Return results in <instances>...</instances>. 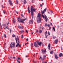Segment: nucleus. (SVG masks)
<instances>
[{"mask_svg":"<svg viewBox=\"0 0 63 63\" xmlns=\"http://www.w3.org/2000/svg\"><path fill=\"white\" fill-rule=\"evenodd\" d=\"M31 14L32 15V19L33 20V16L34 15V12H35V13H36V9L34 8V7H33V6H31Z\"/></svg>","mask_w":63,"mask_h":63,"instance_id":"f257e3e1","label":"nucleus"},{"mask_svg":"<svg viewBox=\"0 0 63 63\" xmlns=\"http://www.w3.org/2000/svg\"><path fill=\"white\" fill-rule=\"evenodd\" d=\"M37 22L38 23H40L41 22V15L38 13V16L37 17Z\"/></svg>","mask_w":63,"mask_h":63,"instance_id":"f03ea898","label":"nucleus"},{"mask_svg":"<svg viewBox=\"0 0 63 63\" xmlns=\"http://www.w3.org/2000/svg\"><path fill=\"white\" fill-rule=\"evenodd\" d=\"M15 40L16 41V42L17 43V45L16 46V47H18V46H19V38H18V36H17V38H16V37H15ZM17 41L18 42V43H17Z\"/></svg>","mask_w":63,"mask_h":63,"instance_id":"7ed1b4c3","label":"nucleus"},{"mask_svg":"<svg viewBox=\"0 0 63 63\" xmlns=\"http://www.w3.org/2000/svg\"><path fill=\"white\" fill-rule=\"evenodd\" d=\"M17 20L19 22H22V21H25V20H26V19H24L23 20H22V19L20 18L19 17H18L17 18Z\"/></svg>","mask_w":63,"mask_h":63,"instance_id":"20e7f679","label":"nucleus"},{"mask_svg":"<svg viewBox=\"0 0 63 63\" xmlns=\"http://www.w3.org/2000/svg\"><path fill=\"white\" fill-rule=\"evenodd\" d=\"M15 47V43L13 42H11V44H10V47H11V48H12L13 47L14 48Z\"/></svg>","mask_w":63,"mask_h":63,"instance_id":"39448f33","label":"nucleus"},{"mask_svg":"<svg viewBox=\"0 0 63 63\" xmlns=\"http://www.w3.org/2000/svg\"><path fill=\"white\" fill-rule=\"evenodd\" d=\"M47 8H46L44 9V10H43V11H41V13H42V16L43 18H45V17L44 16V15H43V14H44L45 13V12H46V10H47Z\"/></svg>","mask_w":63,"mask_h":63,"instance_id":"423d86ee","label":"nucleus"},{"mask_svg":"<svg viewBox=\"0 0 63 63\" xmlns=\"http://www.w3.org/2000/svg\"><path fill=\"white\" fill-rule=\"evenodd\" d=\"M34 45L35 47H39V46L38 45V44L36 42H35L34 43Z\"/></svg>","mask_w":63,"mask_h":63,"instance_id":"0eeeda50","label":"nucleus"},{"mask_svg":"<svg viewBox=\"0 0 63 63\" xmlns=\"http://www.w3.org/2000/svg\"><path fill=\"white\" fill-rule=\"evenodd\" d=\"M36 43L38 44V45L40 46H41V45L42 44V42H40L39 41H37Z\"/></svg>","mask_w":63,"mask_h":63,"instance_id":"6e6552de","label":"nucleus"},{"mask_svg":"<svg viewBox=\"0 0 63 63\" xmlns=\"http://www.w3.org/2000/svg\"><path fill=\"white\" fill-rule=\"evenodd\" d=\"M42 52V53H43L44 54H45V52H46L47 51H46V49H45L44 50L43 49H42L41 50Z\"/></svg>","mask_w":63,"mask_h":63,"instance_id":"1a4fd4ad","label":"nucleus"},{"mask_svg":"<svg viewBox=\"0 0 63 63\" xmlns=\"http://www.w3.org/2000/svg\"><path fill=\"white\" fill-rule=\"evenodd\" d=\"M46 58V57L45 55L43 56V58L41 59V60H45V59Z\"/></svg>","mask_w":63,"mask_h":63,"instance_id":"9d476101","label":"nucleus"},{"mask_svg":"<svg viewBox=\"0 0 63 63\" xmlns=\"http://www.w3.org/2000/svg\"><path fill=\"white\" fill-rule=\"evenodd\" d=\"M18 27L20 29H23V26H18Z\"/></svg>","mask_w":63,"mask_h":63,"instance_id":"9b49d317","label":"nucleus"},{"mask_svg":"<svg viewBox=\"0 0 63 63\" xmlns=\"http://www.w3.org/2000/svg\"><path fill=\"white\" fill-rule=\"evenodd\" d=\"M48 48L49 50H50V44H49L48 47Z\"/></svg>","mask_w":63,"mask_h":63,"instance_id":"f8f14e48","label":"nucleus"},{"mask_svg":"<svg viewBox=\"0 0 63 63\" xmlns=\"http://www.w3.org/2000/svg\"><path fill=\"white\" fill-rule=\"evenodd\" d=\"M9 4H10L11 5H13V3H12V2L10 0H9Z\"/></svg>","mask_w":63,"mask_h":63,"instance_id":"ddd939ff","label":"nucleus"},{"mask_svg":"<svg viewBox=\"0 0 63 63\" xmlns=\"http://www.w3.org/2000/svg\"><path fill=\"white\" fill-rule=\"evenodd\" d=\"M33 20H30L29 22V23H31V24H33Z\"/></svg>","mask_w":63,"mask_h":63,"instance_id":"4468645a","label":"nucleus"},{"mask_svg":"<svg viewBox=\"0 0 63 63\" xmlns=\"http://www.w3.org/2000/svg\"><path fill=\"white\" fill-rule=\"evenodd\" d=\"M58 41V39H56L54 41V43L55 44H57Z\"/></svg>","mask_w":63,"mask_h":63,"instance_id":"2eb2a0df","label":"nucleus"},{"mask_svg":"<svg viewBox=\"0 0 63 63\" xmlns=\"http://www.w3.org/2000/svg\"><path fill=\"white\" fill-rule=\"evenodd\" d=\"M24 31V30L21 31L20 32V34H22V33H23V32Z\"/></svg>","mask_w":63,"mask_h":63,"instance_id":"dca6fc26","label":"nucleus"},{"mask_svg":"<svg viewBox=\"0 0 63 63\" xmlns=\"http://www.w3.org/2000/svg\"><path fill=\"white\" fill-rule=\"evenodd\" d=\"M63 56V54H62V53H60L59 55V56L60 57H61V56Z\"/></svg>","mask_w":63,"mask_h":63,"instance_id":"f3484780","label":"nucleus"},{"mask_svg":"<svg viewBox=\"0 0 63 63\" xmlns=\"http://www.w3.org/2000/svg\"><path fill=\"white\" fill-rule=\"evenodd\" d=\"M23 2L24 3V4H26V0H24Z\"/></svg>","mask_w":63,"mask_h":63,"instance_id":"a211bd4d","label":"nucleus"},{"mask_svg":"<svg viewBox=\"0 0 63 63\" xmlns=\"http://www.w3.org/2000/svg\"><path fill=\"white\" fill-rule=\"evenodd\" d=\"M42 30H39V32L40 33V34H41V33H42Z\"/></svg>","mask_w":63,"mask_h":63,"instance_id":"6ab92c4d","label":"nucleus"},{"mask_svg":"<svg viewBox=\"0 0 63 63\" xmlns=\"http://www.w3.org/2000/svg\"><path fill=\"white\" fill-rule=\"evenodd\" d=\"M55 57L56 59H58V57H57V55H55Z\"/></svg>","mask_w":63,"mask_h":63,"instance_id":"aec40b11","label":"nucleus"},{"mask_svg":"<svg viewBox=\"0 0 63 63\" xmlns=\"http://www.w3.org/2000/svg\"><path fill=\"white\" fill-rule=\"evenodd\" d=\"M16 59V60H17V61L18 62V63H20V61H18V60H17V59Z\"/></svg>","mask_w":63,"mask_h":63,"instance_id":"412c9836","label":"nucleus"},{"mask_svg":"<svg viewBox=\"0 0 63 63\" xmlns=\"http://www.w3.org/2000/svg\"><path fill=\"white\" fill-rule=\"evenodd\" d=\"M10 58L9 57H8V58L10 60H11V59H12V57H10Z\"/></svg>","mask_w":63,"mask_h":63,"instance_id":"4be33fe9","label":"nucleus"},{"mask_svg":"<svg viewBox=\"0 0 63 63\" xmlns=\"http://www.w3.org/2000/svg\"><path fill=\"white\" fill-rule=\"evenodd\" d=\"M13 22L14 23H16V21L15 20H14L13 21Z\"/></svg>","mask_w":63,"mask_h":63,"instance_id":"5701e85b","label":"nucleus"},{"mask_svg":"<svg viewBox=\"0 0 63 63\" xmlns=\"http://www.w3.org/2000/svg\"><path fill=\"white\" fill-rule=\"evenodd\" d=\"M44 18H45V20H46V22H47V18H46V17L45 18V17H44Z\"/></svg>","mask_w":63,"mask_h":63,"instance_id":"b1692460","label":"nucleus"},{"mask_svg":"<svg viewBox=\"0 0 63 63\" xmlns=\"http://www.w3.org/2000/svg\"><path fill=\"white\" fill-rule=\"evenodd\" d=\"M55 38H56V37H55V36H53V39H55Z\"/></svg>","mask_w":63,"mask_h":63,"instance_id":"393cba45","label":"nucleus"},{"mask_svg":"<svg viewBox=\"0 0 63 63\" xmlns=\"http://www.w3.org/2000/svg\"><path fill=\"white\" fill-rule=\"evenodd\" d=\"M31 45L32 47H33V46H34V45L33 43H31Z\"/></svg>","mask_w":63,"mask_h":63,"instance_id":"a878e982","label":"nucleus"},{"mask_svg":"<svg viewBox=\"0 0 63 63\" xmlns=\"http://www.w3.org/2000/svg\"><path fill=\"white\" fill-rule=\"evenodd\" d=\"M53 28L54 30V31H55V28H54V27H53Z\"/></svg>","mask_w":63,"mask_h":63,"instance_id":"bb28decb","label":"nucleus"},{"mask_svg":"<svg viewBox=\"0 0 63 63\" xmlns=\"http://www.w3.org/2000/svg\"><path fill=\"white\" fill-rule=\"evenodd\" d=\"M16 4H18V1L17 0H16Z\"/></svg>","mask_w":63,"mask_h":63,"instance_id":"cd10ccee","label":"nucleus"},{"mask_svg":"<svg viewBox=\"0 0 63 63\" xmlns=\"http://www.w3.org/2000/svg\"><path fill=\"white\" fill-rule=\"evenodd\" d=\"M45 36H46V35H47V31H46L45 32Z\"/></svg>","mask_w":63,"mask_h":63,"instance_id":"c85d7f7f","label":"nucleus"},{"mask_svg":"<svg viewBox=\"0 0 63 63\" xmlns=\"http://www.w3.org/2000/svg\"><path fill=\"white\" fill-rule=\"evenodd\" d=\"M28 12L29 13H30V10H28Z\"/></svg>","mask_w":63,"mask_h":63,"instance_id":"c756f323","label":"nucleus"},{"mask_svg":"<svg viewBox=\"0 0 63 63\" xmlns=\"http://www.w3.org/2000/svg\"><path fill=\"white\" fill-rule=\"evenodd\" d=\"M21 16L22 17H24V16H23V14H21Z\"/></svg>","mask_w":63,"mask_h":63,"instance_id":"7c9ffc66","label":"nucleus"},{"mask_svg":"<svg viewBox=\"0 0 63 63\" xmlns=\"http://www.w3.org/2000/svg\"><path fill=\"white\" fill-rule=\"evenodd\" d=\"M48 34L49 36V35H50V33H49V32H48Z\"/></svg>","mask_w":63,"mask_h":63,"instance_id":"2f4dec72","label":"nucleus"},{"mask_svg":"<svg viewBox=\"0 0 63 63\" xmlns=\"http://www.w3.org/2000/svg\"><path fill=\"white\" fill-rule=\"evenodd\" d=\"M26 32L27 33H28V31L27 30H26Z\"/></svg>","mask_w":63,"mask_h":63,"instance_id":"473e14b6","label":"nucleus"},{"mask_svg":"<svg viewBox=\"0 0 63 63\" xmlns=\"http://www.w3.org/2000/svg\"><path fill=\"white\" fill-rule=\"evenodd\" d=\"M3 26H6V24H3L2 25Z\"/></svg>","mask_w":63,"mask_h":63,"instance_id":"72a5a7b5","label":"nucleus"},{"mask_svg":"<svg viewBox=\"0 0 63 63\" xmlns=\"http://www.w3.org/2000/svg\"><path fill=\"white\" fill-rule=\"evenodd\" d=\"M50 54H52L53 53V52L52 51L50 52Z\"/></svg>","mask_w":63,"mask_h":63,"instance_id":"f704fd0d","label":"nucleus"},{"mask_svg":"<svg viewBox=\"0 0 63 63\" xmlns=\"http://www.w3.org/2000/svg\"><path fill=\"white\" fill-rule=\"evenodd\" d=\"M4 37H5V38H6V34H5L4 35Z\"/></svg>","mask_w":63,"mask_h":63,"instance_id":"c9c22d12","label":"nucleus"},{"mask_svg":"<svg viewBox=\"0 0 63 63\" xmlns=\"http://www.w3.org/2000/svg\"><path fill=\"white\" fill-rule=\"evenodd\" d=\"M47 26H48V27H49V26H50V25L49 24H48L47 25Z\"/></svg>","mask_w":63,"mask_h":63,"instance_id":"e433bc0d","label":"nucleus"},{"mask_svg":"<svg viewBox=\"0 0 63 63\" xmlns=\"http://www.w3.org/2000/svg\"><path fill=\"white\" fill-rule=\"evenodd\" d=\"M12 37H15V35L13 34L12 35Z\"/></svg>","mask_w":63,"mask_h":63,"instance_id":"4c0bfd02","label":"nucleus"},{"mask_svg":"<svg viewBox=\"0 0 63 63\" xmlns=\"http://www.w3.org/2000/svg\"><path fill=\"white\" fill-rule=\"evenodd\" d=\"M0 26L1 27V28H2V25H1V23H0Z\"/></svg>","mask_w":63,"mask_h":63,"instance_id":"58836bf2","label":"nucleus"},{"mask_svg":"<svg viewBox=\"0 0 63 63\" xmlns=\"http://www.w3.org/2000/svg\"><path fill=\"white\" fill-rule=\"evenodd\" d=\"M48 36V35H47L46 36V37H45V38H47V37Z\"/></svg>","mask_w":63,"mask_h":63,"instance_id":"ea45409f","label":"nucleus"},{"mask_svg":"<svg viewBox=\"0 0 63 63\" xmlns=\"http://www.w3.org/2000/svg\"><path fill=\"white\" fill-rule=\"evenodd\" d=\"M36 33H38V30H36Z\"/></svg>","mask_w":63,"mask_h":63,"instance_id":"a19ab883","label":"nucleus"},{"mask_svg":"<svg viewBox=\"0 0 63 63\" xmlns=\"http://www.w3.org/2000/svg\"><path fill=\"white\" fill-rule=\"evenodd\" d=\"M15 12L16 13H17V14H18V12H17V11H15Z\"/></svg>","mask_w":63,"mask_h":63,"instance_id":"79ce46f5","label":"nucleus"},{"mask_svg":"<svg viewBox=\"0 0 63 63\" xmlns=\"http://www.w3.org/2000/svg\"><path fill=\"white\" fill-rule=\"evenodd\" d=\"M45 26H47V24L46 23L45 24Z\"/></svg>","mask_w":63,"mask_h":63,"instance_id":"37998d69","label":"nucleus"},{"mask_svg":"<svg viewBox=\"0 0 63 63\" xmlns=\"http://www.w3.org/2000/svg\"><path fill=\"white\" fill-rule=\"evenodd\" d=\"M44 44L43 43H42V46H44Z\"/></svg>","mask_w":63,"mask_h":63,"instance_id":"c03bdc74","label":"nucleus"},{"mask_svg":"<svg viewBox=\"0 0 63 63\" xmlns=\"http://www.w3.org/2000/svg\"><path fill=\"white\" fill-rule=\"evenodd\" d=\"M42 59V57L41 56L40 57L39 59Z\"/></svg>","mask_w":63,"mask_h":63,"instance_id":"a18cd8bd","label":"nucleus"},{"mask_svg":"<svg viewBox=\"0 0 63 63\" xmlns=\"http://www.w3.org/2000/svg\"><path fill=\"white\" fill-rule=\"evenodd\" d=\"M3 11V12L4 14L6 13V12H5V11L4 10Z\"/></svg>","mask_w":63,"mask_h":63,"instance_id":"49530a36","label":"nucleus"},{"mask_svg":"<svg viewBox=\"0 0 63 63\" xmlns=\"http://www.w3.org/2000/svg\"><path fill=\"white\" fill-rule=\"evenodd\" d=\"M19 47H21V45H19Z\"/></svg>","mask_w":63,"mask_h":63,"instance_id":"de8ad7c7","label":"nucleus"},{"mask_svg":"<svg viewBox=\"0 0 63 63\" xmlns=\"http://www.w3.org/2000/svg\"><path fill=\"white\" fill-rule=\"evenodd\" d=\"M45 17H46V18H47V16H46V15H45Z\"/></svg>","mask_w":63,"mask_h":63,"instance_id":"09e8293b","label":"nucleus"},{"mask_svg":"<svg viewBox=\"0 0 63 63\" xmlns=\"http://www.w3.org/2000/svg\"><path fill=\"white\" fill-rule=\"evenodd\" d=\"M11 29H10V32H11Z\"/></svg>","mask_w":63,"mask_h":63,"instance_id":"8fccbe9b","label":"nucleus"},{"mask_svg":"<svg viewBox=\"0 0 63 63\" xmlns=\"http://www.w3.org/2000/svg\"><path fill=\"white\" fill-rule=\"evenodd\" d=\"M27 44H28V43H25V45H27Z\"/></svg>","mask_w":63,"mask_h":63,"instance_id":"3c124183","label":"nucleus"},{"mask_svg":"<svg viewBox=\"0 0 63 63\" xmlns=\"http://www.w3.org/2000/svg\"><path fill=\"white\" fill-rule=\"evenodd\" d=\"M28 41V39H26V41Z\"/></svg>","mask_w":63,"mask_h":63,"instance_id":"603ef678","label":"nucleus"},{"mask_svg":"<svg viewBox=\"0 0 63 63\" xmlns=\"http://www.w3.org/2000/svg\"><path fill=\"white\" fill-rule=\"evenodd\" d=\"M50 12L51 13V14H52V13H53V12L51 11Z\"/></svg>","mask_w":63,"mask_h":63,"instance_id":"864d4df0","label":"nucleus"},{"mask_svg":"<svg viewBox=\"0 0 63 63\" xmlns=\"http://www.w3.org/2000/svg\"><path fill=\"white\" fill-rule=\"evenodd\" d=\"M23 35H22L21 36V38H23Z\"/></svg>","mask_w":63,"mask_h":63,"instance_id":"5fc2aeb1","label":"nucleus"},{"mask_svg":"<svg viewBox=\"0 0 63 63\" xmlns=\"http://www.w3.org/2000/svg\"><path fill=\"white\" fill-rule=\"evenodd\" d=\"M1 37H2V40H3V36H1Z\"/></svg>","mask_w":63,"mask_h":63,"instance_id":"6e6d98bb","label":"nucleus"},{"mask_svg":"<svg viewBox=\"0 0 63 63\" xmlns=\"http://www.w3.org/2000/svg\"><path fill=\"white\" fill-rule=\"evenodd\" d=\"M9 24V22H8V23H7V25H8Z\"/></svg>","mask_w":63,"mask_h":63,"instance_id":"4d7b16f0","label":"nucleus"},{"mask_svg":"<svg viewBox=\"0 0 63 63\" xmlns=\"http://www.w3.org/2000/svg\"><path fill=\"white\" fill-rule=\"evenodd\" d=\"M43 63H47V62H45Z\"/></svg>","mask_w":63,"mask_h":63,"instance_id":"13d9d810","label":"nucleus"},{"mask_svg":"<svg viewBox=\"0 0 63 63\" xmlns=\"http://www.w3.org/2000/svg\"><path fill=\"white\" fill-rule=\"evenodd\" d=\"M49 30L51 29V27H49Z\"/></svg>","mask_w":63,"mask_h":63,"instance_id":"bf43d9fd","label":"nucleus"},{"mask_svg":"<svg viewBox=\"0 0 63 63\" xmlns=\"http://www.w3.org/2000/svg\"><path fill=\"white\" fill-rule=\"evenodd\" d=\"M18 59L19 60L20 59V58L18 57Z\"/></svg>","mask_w":63,"mask_h":63,"instance_id":"052dcab7","label":"nucleus"},{"mask_svg":"<svg viewBox=\"0 0 63 63\" xmlns=\"http://www.w3.org/2000/svg\"><path fill=\"white\" fill-rule=\"evenodd\" d=\"M28 10H29V7H28Z\"/></svg>","mask_w":63,"mask_h":63,"instance_id":"680f3d73","label":"nucleus"},{"mask_svg":"<svg viewBox=\"0 0 63 63\" xmlns=\"http://www.w3.org/2000/svg\"><path fill=\"white\" fill-rule=\"evenodd\" d=\"M23 23H24V22H23V21L22 22Z\"/></svg>","mask_w":63,"mask_h":63,"instance_id":"e2e57ef3","label":"nucleus"},{"mask_svg":"<svg viewBox=\"0 0 63 63\" xmlns=\"http://www.w3.org/2000/svg\"><path fill=\"white\" fill-rule=\"evenodd\" d=\"M13 58L14 59H16V58H15V57H13Z\"/></svg>","mask_w":63,"mask_h":63,"instance_id":"0e129e2a","label":"nucleus"},{"mask_svg":"<svg viewBox=\"0 0 63 63\" xmlns=\"http://www.w3.org/2000/svg\"><path fill=\"white\" fill-rule=\"evenodd\" d=\"M42 5H43L42 4H41L40 5V6H41V7H42Z\"/></svg>","mask_w":63,"mask_h":63,"instance_id":"69168bd1","label":"nucleus"},{"mask_svg":"<svg viewBox=\"0 0 63 63\" xmlns=\"http://www.w3.org/2000/svg\"><path fill=\"white\" fill-rule=\"evenodd\" d=\"M50 23L51 25L52 26V23Z\"/></svg>","mask_w":63,"mask_h":63,"instance_id":"338daca9","label":"nucleus"},{"mask_svg":"<svg viewBox=\"0 0 63 63\" xmlns=\"http://www.w3.org/2000/svg\"><path fill=\"white\" fill-rule=\"evenodd\" d=\"M5 28H7V29H8V27H7V26H6V27H5Z\"/></svg>","mask_w":63,"mask_h":63,"instance_id":"774afa93","label":"nucleus"}]
</instances>
